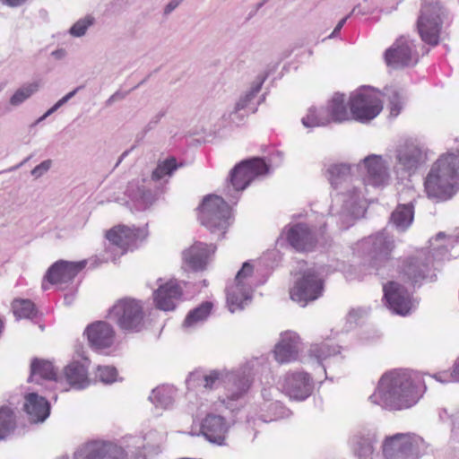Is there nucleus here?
I'll list each match as a JSON object with an SVG mask.
<instances>
[{"label":"nucleus","mask_w":459,"mask_h":459,"mask_svg":"<svg viewBox=\"0 0 459 459\" xmlns=\"http://www.w3.org/2000/svg\"><path fill=\"white\" fill-rule=\"evenodd\" d=\"M352 169L347 164H333L327 169L328 180L335 191L333 206L344 228L362 217L367 208V189L363 181L352 175Z\"/></svg>","instance_id":"f257e3e1"},{"label":"nucleus","mask_w":459,"mask_h":459,"mask_svg":"<svg viewBox=\"0 0 459 459\" xmlns=\"http://www.w3.org/2000/svg\"><path fill=\"white\" fill-rule=\"evenodd\" d=\"M421 395L412 374L394 369L382 375L369 401L389 411H402L415 405Z\"/></svg>","instance_id":"f03ea898"},{"label":"nucleus","mask_w":459,"mask_h":459,"mask_svg":"<svg viewBox=\"0 0 459 459\" xmlns=\"http://www.w3.org/2000/svg\"><path fill=\"white\" fill-rule=\"evenodd\" d=\"M459 158L455 153L440 156L431 166L424 187L429 198L437 202L453 197L457 192Z\"/></svg>","instance_id":"7ed1b4c3"},{"label":"nucleus","mask_w":459,"mask_h":459,"mask_svg":"<svg viewBox=\"0 0 459 459\" xmlns=\"http://www.w3.org/2000/svg\"><path fill=\"white\" fill-rule=\"evenodd\" d=\"M457 243L456 236H446L439 232L435 238L429 240V249L432 252L433 259L427 257L425 252H420L411 259L404 266L403 272L412 282H418L430 276L433 266V260H445L449 258V250L454 248Z\"/></svg>","instance_id":"20e7f679"},{"label":"nucleus","mask_w":459,"mask_h":459,"mask_svg":"<svg viewBox=\"0 0 459 459\" xmlns=\"http://www.w3.org/2000/svg\"><path fill=\"white\" fill-rule=\"evenodd\" d=\"M449 17L448 9L440 0H422L416 23L421 39L437 45L443 25Z\"/></svg>","instance_id":"39448f33"},{"label":"nucleus","mask_w":459,"mask_h":459,"mask_svg":"<svg viewBox=\"0 0 459 459\" xmlns=\"http://www.w3.org/2000/svg\"><path fill=\"white\" fill-rule=\"evenodd\" d=\"M323 290V280L317 270L314 266L307 267L306 263H299L297 278L290 290V299L301 307H306L317 299Z\"/></svg>","instance_id":"423d86ee"},{"label":"nucleus","mask_w":459,"mask_h":459,"mask_svg":"<svg viewBox=\"0 0 459 459\" xmlns=\"http://www.w3.org/2000/svg\"><path fill=\"white\" fill-rule=\"evenodd\" d=\"M427 447L426 442L420 436L399 433L385 439L383 455L385 459H419Z\"/></svg>","instance_id":"0eeeda50"},{"label":"nucleus","mask_w":459,"mask_h":459,"mask_svg":"<svg viewBox=\"0 0 459 459\" xmlns=\"http://www.w3.org/2000/svg\"><path fill=\"white\" fill-rule=\"evenodd\" d=\"M199 219L212 234L223 236L230 224V211L218 195L206 196L200 205Z\"/></svg>","instance_id":"6e6552de"},{"label":"nucleus","mask_w":459,"mask_h":459,"mask_svg":"<svg viewBox=\"0 0 459 459\" xmlns=\"http://www.w3.org/2000/svg\"><path fill=\"white\" fill-rule=\"evenodd\" d=\"M108 317L124 331L139 332L144 325L143 304L134 299L117 300L108 310Z\"/></svg>","instance_id":"1a4fd4ad"},{"label":"nucleus","mask_w":459,"mask_h":459,"mask_svg":"<svg viewBox=\"0 0 459 459\" xmlns=\"http://www.w3.org/2000/svg\"><path fill=\"white\" fill-rule=\"evenodd\" d=\"M254 266L246 262L236 274L234 281L227 288V303L230 312L244 307L251 299Z\"/></svg>","instance_id":"9d476101"},{"label":"nucleus","mask_w":459,"mask_h":459,"mask_svg":"<svg viewBox=\"0 0 459 459\" xmlns=\"http://www.w3.org/2000/svg\"><path fill=\"white\" fill-rule=\"evenodd\" d=\"M352 119L368 122L375 118L382 110L380 93L363 88L352 92L349 98Z\"/></svg>","instance_id":"9b49d317"},{"label":"nucleus","mask_w":459,"mask_h":459,"mask_svg":"<svg viewBox=\"0 0 459 459\" xmlns=\"http://www.w3.org/2000/svg\"><path fill=\"white\" fill-rule=\"evenodd\" d=\"M268 171V165L261 159H253L239 163L230 172L227 195L234 197L236 193L243 191L254 179L265 175Z\"/></svg>","instance_id":"f8f14e48"},{"label":"nucleus","mask_w":459,"mask_h":459,"mask_svg":"<svg viewBox=\"0 0 459 459\" xmlns=\"http://www.w3.org/2000/svg\"><path fill=\"white\" fill-rule=\"evenodd\" d=\"M385 60L392 68H401L412 65L418 61L415 44L410 38L402 36L385 50Z\"/></svg>","instance_id":"ddd939ff"},{"label":"nucleus","mask_w":459,"mask_h":459,"mask_svg":"<svg viewBox=\"0 0 459 459\" xmlns=\"http://www.w3.org/2000/svg\"><path fill=\"white\" fill-rule=\"evenodd\" d=\"M149 233L146 228H131L117 225L106 232L107 239L121 250V254L135 248L145 240Z\"/></svg>","instance_id":"4468645a"},{"label":"nucleus","mask_w":459,"mask_h":459,"mask_svg":"<svg viewBox=\"0 0 459 459\" xmlns=\"http://www.w3.org/2000/svg\"><path fill=\"white\" fill-rule=\"evenodd\" d=\"M384 297L388 307L395 314L405 316L416 307V301L400 283L390 281L384 286Z\"/></svg>","instance_id":"2eb2a0df"},{"label":"nucleus","mask_w":459,"mask_h":459,"mask_svg":"<svg viewBox=\"0 0 459 459\" xmlns=\"http://www.w3.org/2000/svg\"><path fill=\"white\" fill-rule=\"evenodd\" d=\"M281 391L291 400L303 401L313 391V381L304 371H290L280 384Z\"/></svg>","instance_id":"dca6fc26"},{"label":"nucleus","mask_w":459,"mask_h":459,"mask_svg":"<svg viewBox=\"0 0 459 459\" xmlns=\"http://www.w3.org/2000/svg\"><path fill=\"white\" fill-rule=\"evenodd\" d=\"M352 175L355 171H364L365 180L374 186L387 184L389 179L387 162L378 155L366 157L361 164L351 166Z\"/></svg>","instance_id":"f3484780"},{"label":"nucleus","mask_w":459,"mask_h":459,"mask_svg":"<svg viewBox=\"0 0 459 459\" xmlns=\"http://www.w3.org/2000/svg\"><path fill=\"white\" fill-rule=\"evenodd\" d=\"M74 459H126V454L118 446L94 441L79 447Z\"/></svg>","instance_id":"a211bd4d"},{"label":"nucleus","mask_w":459,"mask_h":459,"mask_svg":"<svg viewBox=\"0 0 459 459\" xmlns=\"http://www.w3.org/2000/svg\"><path fill=\"white\" fill-rule=\"evenodd\" d=\"M250 381L245 372L241 370H228V377L224 384V397L221 402L230 409L233 403L242 399L247 393Z\"/></svg>","instance_id":"6ab92c4d"},{"label":"nucleus","mask_w":459,"mask_h":459,"mask_svg":"<svg viewBox=\"0 0 459 459\" xmlns=\"http://www.w3.org/2000/svg\"><path fill=\"white\" fill-rule=\"evenodd\" d=\"M84 334L87 336L90 346L96 351L108 349L116 341L114 327L105 321H96L89 325Z\"/></svg>","instance_id":"aec40b11"},{"label":"nucleus","mask_w":459,"mask_h":459,"mask_svg":"<svg viewBox=\"0 0 459 459\" xmlns=\"http://www.w3.org/2000/svg\"><path fill=\"white\" fill-rule=\"evenodd\" d=\"M159 287L154 291V302L158 308L169 311L173 310L182 295V288L175 279L167 281L159 280Z\"/></svg>","instance_id":"412c9836"},{"label":"nucleus","mask_w":459,"mask_h":459,"mask_svg":"<svg viewBox=\"0 0 459 459\" xmlns=\"http://www.w3.org/2000/svg\"><path fill=\"white\" fill-rule=\"evenodd\" d=\"M299 336L295 332L286 331L281 333L278 342L274 346V359L281 364L296 360L299 352Z\"/></svg>","instance_id":"4be33fe9"},{"label":"nucleus","mask_w":459,"mask_h":459,"mask_svg":"<svg viewBox=\"0 0 459 459\" xmlns=\"http://www.w3.org/2000/svg\"><path fill=\"white\" fill-rule=\"evenodd\" d=\"M86 265V261H57L47 272L45 279L51 284L66 283L73 280Z\"/></svg>","instance_id":"5701e85b"},{"label":"nucleus","mask_w":459,"mask_h":459,"mask_svg":"<svg viewBox=\"0 0 459 459\" xmlns=\"http://www.w3.org/2000/svg\"><path fill=\"white\" fill-rule=\"evenodd\" d=\"M214 252L215 247L212 245L195 243L183 252L184 265L193 271L204 270Z\"/></svg>","instance_id":"b1692460"},{"label":"nucleus","mask_w":459,"mask_h":459,"mask_svg":"<svg viewBox=\"0 0 459 459\" xmlns=\"http://www.w3.org/2000/svg\"><path fill=\"white\" fill-rule=\"evenodd\" d=\"M397 169L404 171H415L425 160L422 149L410 142L401 145L396 154Z\"/></svg>","instance_id":"393cba45"},{"label":"nucleus","mask_w":459,"mask_h":459,"mask_svg":"<svg viewBox=\"0 0 459 459\" xmlns=\"http://www.w3.org/2000/svg\"><path fill=\"white\" fill-rule=\"evenodd\" d=\"M201 431L210 442L221 445L228 431V425L221 416L208 414L202 422Z\"/></svg>","instance_id":"a878e982"},{"label":"nucleus","mask_w":459,"mask_h":459,"mask_svg":"<svg viewBox=\"0 0 459 459\" xmlns=\"http://www.w3.org/2000/svg\"><path fill=\"white\" fill-rule=\"evenodd\" d=\"M24 410L32 422H43L50 413V404L47 399L31 392L25 396Z\"/></svg>","instance_id":"bb28decb"},{"label":"nucleus","mask_w":459,"mask_h":459,"mask_svg":"<svg viewBox=\"0 0 459 459\" xmlns=\"http://www.w3.org/2000/svg\"><path fill=\"white\" fill-rule=\"evenodd\" d=\"M325 108L331 123H342L352 119L351 106L343 94L334 93Z\"/></svg>","instance_id":"cd10ccee"},{"label":"nucleus","mask_w":459,"mask_h":459,"mask_svg":"<svg viewBox=\"0 0 459 459\" xmlns=\"http://www.w3.org/2000/svg\"><path fill=\"white\" fill-rule=\"evenodd\" d=\"M62 381L75 389H83L91 384L86 367L78 362H72L65 368L63 375L59 376V382Z\"/></svg>","instance_id":"c85d7f7f"},{"label":"nucleus","mask_w":459,"mask_h":459,"mask_svg":"<svg viewBox=\"0 0 459 459\" xmlns=\"http://www.w3.org/2000/svg\"><path fill=\"white\" fill-rule=\"evenodd\" d=\"M364 248H369L374 259H385L394 248V241L386 233L380 232L363 240L360 244Z\"/></svg>","instance_id":"c756f323"},{"label":"nucleus","mask_w":459,"mask_h":459,"mask_svg":"<svg viewBox=\"0 0 459 459\" xmlns=\"http://www.w3.org/2000/svg\"><path fill=\"white\" fill-rule=\"evenodd\" d=\"M290 244L297 250H310L315 243L314 237L308 228L304 224L290 227L287 232Z\"/></svg>","instance_id":"7c9ffc66"},{"label":"nucleus","mask_w":459,"mask_h":459,"mask_svg":"<svg viewBox=\"0 0 459 459\" xmlns=\"http://www.w3.org/2000/svg\"><path fill=\"white\" fill-rule=\"evenodd\" d=\"M40 379L59 382V377L56 376L53 364L48 360L36 359L30 365L29 381L39 383Z\"/></svg>","instance_id":"2f4dec72"},{"label":"nucleus","mask_w":459,"mask_h":459,"mask_svg":"<svg viewBox=\"0 0 459 459\" xmlns=\"http://www.w3.org/2000/svg\"><path fill=\"white\" fill-rule=\"evenodd\" d=\"M375 437L373 434H357L351 439V446L359 459H371L374 453Z\"/></svg>","instance_id":"473e14b6"},{"label":"nucleus","mask_w":459,"mask_h":459,"mask_svg":"<svg viewBox=\"0 0 459 459\" xmlns=\"http://www.w3.org/2000/svg\"><path fill=\"white\" fill-rule=\"evenodd\" d=\"M212 308V302L205 301L202 303L199 307L191 310L187 314L183 323V327L186 330H192L197 327L208 318L209 315L211 314Z\"/></svg>","instance_id":"72a5a7b5"},{"label":"nucleus","mask_w":459,"mask_h":459,"mask_svg":"<svg viewBox=\"0 0 459 459\" xmlns=\"http://www.w3.org/2000/svg\"><path fill=\"white\" fill-rule=\"evenodd\" d=\"M301 123L304 127L312 129L315 127L325 126L331 122L325 107L316 108L312 106L307 110L306 115L301 118Z\"/></svg>","instance_id":"f704fd0d"},{"label":"nucleus","mask_w":459,"mask_h":459,"mask_svg":"<svg viewBox=\"0 0 459 459\" xmlns=\"http://www.w3.org/2000/svg\"><path fill=\"white\" fill-rule=\"evenodd\" d=\"M174 394L173 387L162 385L153 389L149 399L154 404L155 409L166 410L173 404Z\"/></svg>","instance_id":"c9c22d12"},{"label":"nucleus","mask_w":459,"mask_h":459,"mask_svg":"<svg viewBox=\"0 0 459 459\" xmlns=\"http://www.w3.org/2000/svg\"><path fill=\"white\" fill-rule=\"evenodd\" d=\"M413 214L411 204H400L392 213L391 221L398 230L403 231L411 224Z\"/></svg>","instance_id":"e433bc0d"},{"label":"nucleus","mask_w":459,"mask_h":459,"mask_svg":"<svg viewBox=\"0 0 459 459\" xmlns=\"http://www.w3.org/2000/svg\"><path fill=\"white\" fill-rule=\"evenodd\" d=\"M228 377V369H212L202 376L204 387L205 389L212 390L220 386L224 387L225 379Z\"/></svg>","instance_id":"4c0bfd02"},{"label":"nucleus","mask_w":459,"mask_h":459,"mask_svg":"<svg viewBox=\"0 0 459 459\" xmlns=\"http://www.w3.org/2000/svg\"><path fill=\"white\" fill-rule=\"evenodd\" d=\"M39 82H32L20 87L10 98V104L18 107L39 90Z\"/></svg>","instance_id":"58836bf2"},{"label":"nucleus","mask_w":459,"mask_h":459,"mask_svg":"<svg viewBox=\"0 0 459 459\" xmlns=\"http://www.w3.org/2000/svg\"><path fill=\"white\" fill-rule=\"evenodd\" d=\"M16 427L15 415L8 407L0 409V440L10 436Z\"/></svg>","instance_id":"ea45409f"},{"label":"nucleus","mask_w":459,"mask_h":459,"mask_svg":"<svg viewBox=\"0 0 459 459\" xmlns=\"http://www.w3.org/2000/svg\"><path fill=\"white\" fill-rule=\"evenodd\" d=\"M129 196L135 203L137 210H144L149 207L154 201V196L150 190L144 186H138L136 190L130 188Z\"/></svg>","instance_id":"a19ab883"},{"label":"nucleus","mask_w":459,"mask_h":459,"mask_svg":"<svg viewBox=\"0 0 459 459\" xmlns=\"http://www.w3.org/2000/svg\"><path fill=\"white\" fill-rule=\"evenodd\" d=\"M339 352L338 347L332 346L327 342L313 344L309 350L310 356L315 358L318 363Z\"/></svg>","instance_id":"79ce46f5"},{"label":"nucleus","mask_w":459,"mask_h":459,"mask_svg":"<svg viewBox=\"0 0 459 459\" xmlns=\"http://www.w3.org/2000/svg\"><path fill=\"white\" fill-rule=\"evenodd\" d=\"M13 309L18 318H31L36 314L33 303L27 299L14 300Z\"/></svg>","instance_id":"37998d69"},{"label":"nucleus","mask_w":459,"mask_h":459,"mask_svg":"<svg viewBox=\"0 0 459 459\" xmlns=\"http://www.w3.org/2000/svg\"><path fill=\"white\" fill-rule=\"evenodd\" d=\"M261 88L260 83L256 84L255 86H253L247 92H246L243 96L239 98V100L236 102L231 115H237L238 112L247 108L249 107V104L254 100L255 95L259 92Z\"/></svg>","instance_id":"c03bdc74"},{"label":"nucleus","mask_w":459,"mask_h":459,"mask_svg":"<svg viewBox=\"0 0 459 459\" xmlns=\"http://www.w3.org/2000/svg\"><path fill=\"white\" fill-rule=\"evenodd\" d=\"M118 373L113 366H98L95 378L104 384H112L117 380Z\"/></svg>","instance_id":"a18cd8bd"},{"label":"nucleus","mask_w":459,"mask_h":459,"mask_svg":"<svg viewBox=\"0 0 459 459\" xmlns=\"http://www.w3.org/2000/svg\"><path fill=\"white\" fill-rule=\"evenodd\" d=\"M387 95L390 101V113L391 116L396 117L400 113L403 106V96L395 89L387 90Z\"/></svg>","instance_id":"49530a36"},{"label":"nucleus","mask_w":459,"mask_h":459,"mask_svg":"<svg viewBox=\"0 0 459 459\" xmlns=\"http://www.w3.org/2000/svg\"><path fill=\"white\" fill-rule=\"evenodd\" d=\"M94 18L91 15H87L78 20L71 28L70 34L74 37H82L85 35L87 30L93 25Z\"/></svg>","instance_id":"de8ad7c7"},{"label":"nucleus","mask_w":459,"mask_h":459,"mask_svg":"<svg viewBox=\"0 0 459 459\" xmlns=\"http://www.w3.org/2000/svg\"><path fill=\"white\" fill-rule=\"evenodd\" d=\"M176 169L175 160H167L160 162L152 173V178L160 179L165 176L170 175Z\"/></svg>","instance_id":"09e8293b"},{"label":"nucleus","mask_w":459,"mask_h":459,"mask_svg":"<svg viewBox=\"0 0 459 459\" xmlns=\"http://www.w3.org/2000/svg\"><path fill=\"white\" fill-rule=\"evenodd\" d=\"M51 165L52 161L50 160H44L31 170V175L38 178L48 171Z\"/></svg>","instance_id":"8fccbe9b"},{"label":"nucleus","mask_w":459,"mask_h":459,"mask_svg":"<svg viewBox=\"0 0 459 459\" xmlns=\"http://www.w3.org/2000/svg\"><path fill=\"white\" fill-rule=\"evenodd\" d=\"M436 378L440 382H456L458 380L457 366L455 365L454 369L450 374L443 372L437 376Z\"/></svg>","instance_id":"3c124183"},{"label":"nucleus","mask_w":459,"mask_h":459,"mask_svg":"<svg viewBox=\"0 0 459 459\" xmlns=\"http://www.w3.org/2000/svg\"><path fill=\"white\" fill-rule=\"evenodd\" d=\"M179 4V1L178 0H171L169 1L165 8H164V13L165 14H169L171 12H173Z\"/></svg>","instance_id":"603ef678"},{"label":"nucleus","mask_w":459,"mask_h":459,"mask_svg":"<svg viewBox=\"0 0 459 459\" xmlns=\"http://www.w3.org/2000/svg\"><path fill=\"white\" fill-rule=\"evenodd\" d=\"M27 0H2V2L11 7H17L23 4Z\"/></svg>","instance_id":"864d4df0"},{"label":"nucleus","mask_w":459,"mask_h":459,"mask_svg":"<svg viewBox=\"0 0 459 459\" xmlns=\"http://www.w3.org/2000/svg\"><path fill=\"white\" fill-rule=\"evenodd\" d=\"M55 59L62 60L66 56V51L63 48L56 49L51 54Z\"/></svg>","instance_id":"5fc2aeb1"},{"label":"nucleus","mask_w":459,"mask_h":459,"mask_svg":"<svg viewBox=\"0 0 459 459\" xmlns=\"http://www.w3.org/2000/svg\"><path fill=\"white\" fill-rule=\"evenodd\" d=\"M348 17H344L342 18L339 22L338 24L336 25V27L334 28L333 31L332 32V34L329 36V38H333L341 30L342 28L343 27L344 23L346 22Z\"/></svg>","instance_id":"6e6d98bb"},{"label":"nucleus","mask_w":459,"mask_h":459,"mask_svg":"<svg viewBox=\"0 0 459 459\" xmlns=\"http://www.w3.org/2000/svg\"><path fill=\"white\" fill-rule=\"evenodd\" d=\"M78 90H79V88H76L74 91H72L68 92L67 94H65V96H63L61 98V102H64L65 104L69 100H71L75 95V93L77 92Z\"/></svg>","instance_id":"4d7b16f0"},{"label":"nucleus","mask_w":459,"mask_h":459,"mask_svg":"<svg viewBox=\"0 0 459 459\" xmlns=\"http://www.w3.org/2000/svg\"><path fill=\"white\" fill-rule=\"evenodd\" d=\"M78 90H79V88H76L74 91H72L68 92L67 94H65V96H63L61 98V102H64L65 104L69 100H71L75 95V93L77 92Z\"/></svg>","instance_id":"13d9d810"},{"label":"nucleus","mask_w":459,"mask_h":459,"mask_svg":"<svg viewBox=\"0 0 459 459\" xmlns=\"http://www.w3.org/2000/svg\"><path fill=\"white\" fill-rule=\"evenodd\" d=\"M65 103L64 102H61V99L56 101L53 107H51L48 111H47V115H51L53 114L54 112H56L60 107H62Z\"/></svg>","instance_id":"bf43d9fd"},{"label":"nucleus","mask_w":459,"mask_h":459,"mask_svg":"<svg viewBox=\"0 0 459 459\" xmlns=\"http://www.w3.org/2000/svg\"><path fill=\"white\" fill-rule=\"evenodd\" d=\"M358 311L356 310H351L349 315H348V318L349 320H352V319H355V314L357 313Z\"/></svg>","instance_id":"052dcab7"},{"label":"nucleus","mask_w":459,"mask_h":459,"mask_svg":"<svg viewBox=\"0 0 459 459\" xmlns=\"http://www.w3.org/2000/svg\"><path fill=\"white\" fill-rule=\"evenodd\" d=\"M49 115H47V112L42 116L40 117L38 120H37V123H40L42 122L43 120H45Z\"/></svg>","instance_id":"680f3d73"},{"label":"nucleus","mask_w":459,"mask_h":459,"mask_svg":"<svg viewBox=\"0 0 459 459\" xmlns=\"http://www.w3.org/2000/svg\"><path fill=\"white\" fill-rule=\"evenodd\" d=\"M269 407H270V409H277L278 408V403H270Z\"/></svg>","instance_id":"e2e57ef3"},{"label":"nucleus","mask_w":459,"mask_h":459,"mask_svg":"<svg viewBox=\"0 0 459 459\" xmlns=\"http://www.w3.org/2000/svg\"><path fill=\"white\" fill-rule=\"evenodd\" d=\"M198 377H199V374L198 373H193L190 376V379H197Z\"/></svg>","instance_id":"0e129e2a"},{"label":"nucleus","mask_w":459,"mask_h":459,"mask_svg":"<svg viewBox=\"0 0 459 459\" xmlns=\"http://www.w3.org/2000/svg\"><path fill=\"white\" fill-rule=\"evenodd\" d=\"M263 397L266 400H269V397H267L266 390L263 392Z\"/></svg>","instance_id":"69168bd1"},{"label":"nucleus","mask_w":459,"mask_h":459,"mask_svg":"<svg viewBox=\"0 0 459 459\" xmlns=\"http://www.w3.org/2000/svg\"><path fill=\"white\" fill-rule=\"evenodd\" d=\"M42 288H43L44 290H47V289H48V286H47V283H46V282H43V284H42Z\"/></svg>","instance_id":"338daca9"},{"label":"nucleus","mask_w":459,"mask_h":459,"mask_svg":"<svg viewBox=\"0 0 459 459\" xmlns=\"http://www.w3.org/2000/svg\"><path fill=\"white\" fill-rule=\"evenodd\" d=\"M153 436H155V434H154V433H150L148 437H149L150 439H152V437Z\"/></svg>","instance_id":"774afa93"}]
</instances>
